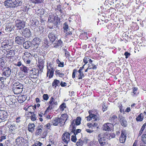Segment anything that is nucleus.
<instances>
[{
  "mask_svg": "<svg viewBox=\"0 0 146 146\" xmlns=\"http://www.w3.org/2000/svg\"><path fill=\"white\" fill-rule=\"evenodd\" d=\"M25 22L23 20H17L16 21V26L18 29H21L25 27Z\"/></svg>",
  "mask_w": 146,
  "mask_h": 146,
  "instance_id": "0eeeda50",
  "label": "nucleus"
},
{
  "mask_svg": "<svg viewBox=\"0 0 146 146\" xmlns=\"http://www.w3.org/2000/svg\"><path fill=\"white\" fill-rule=\"evenodd\" d=\"M68 118V115L67 114H64L62 115L60 118H59V123L60 124V126H62L64 125L65 122Z\"/></svg>",
  "mask_w": 146,
  "mask_h": 146,
  "instance_id": "9b49d317",
  "label": "nucleus"
},
{
  "mask_svg": "<svg viewBox=\"0 0 146 146\" xmlns=\"http://www.w3.org/2000/svg\"><path fill=\"white\" fill-rule=\"evenodd\" d=\"M3 58H1L0 59V66H2L4 65L5 63Z\"/></svg>",
  "mask_w": 146,
  "mask_h": 146,
  "instance_id": "bf43d9fd",
  "label": "nucleus"
},
{
  "mask_svg": "<svg viewBox=\"0 0 146 146\" xmlns=\"http://www.w3.org/2000/svg\"><path fill=\"white\" fill-rule=\"evenodd\" d=\"M62 44V42L60 39L57 42V43L54 45V47H57L59 46H61Z\"/></svg>",
  "mask_w": 146,
  "mask_h": 146,
  "instance_id": "a19ab883",
  "label": "nucleus"
},
{
  "mask_svg": "<svg viewBox=\"0 0 146 146\" xmlns=\"http://www.w3.org/2000/svg\"><path fill=\"white\" fill-rule=\"evenodd\" d=\"M117 117L116 115H113L110 116V121L111 122H113L115 121Z\"/></svg>",
  "mask_w": 146,
  "mask_h": 146,
  "instance_id": "a18cd8bd",
  "label": "nucleus"
},
{
  "mask_svg": "<svg viewBox=\"0 0 146 146\" xmlns=\"http://www.w3.org/2000/svg\"><path fill=\"white\" fill-rule=\"evenodd\" d=\"M63 28L64 29V30L66 31H67L68 30V25H67V23L66 22H65L64 24V26L63 27Z\"/></svg>",
  "mask_w": 146,
  "mask_h": 146,
  "instance_id": "864d4df0",
  "label": "nucleus"
},
{
  "mask_svg": "<svg viewBox=\"0 0 146 146\" xmlns=\"http://www.w3.org/2000/svg\"><path fill=\"white\" fill-rule=\"evenodd\" d=\"M26 100L25 96H23L19 97L18 101L19 103H22L24 102Z\"/></svg>",
  "mask_w": 146,
  "mask_h": 146,
  "instance_id": "2f4dec72",
  "label": "nucleus"
},
{
  "mask_svg": "<svg viewBox=\"0 0 146 146\" xmlns=\"http://www.w3.org/2000/svg\"><path fill=\"white\" fill-rule=\"evenodd\" d=\"M8 54L10 55L11 56H13L15 54L14 51L13 50H10Z\"/></svg>",
  "mask_w": 146,
  "mask_h": 146,
  "instance_id": "e2e57ef3",
  "label": "nucleus"
},
{
  "mask_svg": "<svg viewBox=\"0 0 146 146\" xmlns=\"http://www.w3.org/2000/svg\"><path fill=\"white\" fill-rule=\"evenodd\" d=\"M6 125H7L9 128V130L11 133L13 134L16 133L15 130L17 128V126L16 124L11 123L10 122H8L6 123Z\"/></svg>",
  "mask_w": 146,
  "mask_h": 146,
  "instance_id": "423d86ee",
  "label": "nucleus"
},
{
  "mask_svg": "<svg viewBox=\"0 0 146 146\" xmlns=\"http://www.w3.org/2000/svg\"><path fill=\"white\" fill-rule=\"evenodd\" d=\"M25 41L24 38L21 37L17 36L15 38V42L16 43L18 44H21Z\"/></svg>",
  "mask_w": 146,
  "mask_h": 146,
  "instance_id": "f3484780",
  "label": "nucleus"
},
{
  "mask_svg": "<svg viewBox=\"0 0 146 146\" xmlns=\"http://www.w3.org/2000/svg\"><path fill=\"white\" fill-rule=\"evenodd\" d=\"M84 143V141H82L80 139L77 142L76 145L77 146H82Z\"/></svg>",
  "mask_w": 146,
  "mask_h": 146,
  "instance_id": "c03bdc74",
  "label": "nucleus"
},
{
  "mask_svg": "<svg viewBox=\"0 0 146 146\" xmlns=\"http://www.w3.org/2000/svg\"><path fill=\"white\" fill-rule=\"evenodd\" d=\"M32 22V24L35 26L38 25V21H37L36 19H33L31 21Z\"/></svg>",
  "mask_w": 146,
  "mask_h": 146,
  "instance_id": "de8ad7c7",
  "label": "nucleus"
},
{
  "mask_svg": "<svg viewBox=\"0 0 146 146\" xmlns=\"http://www.w3.org/2000/svg\"><path fill=\"white\" fill-rule=\"evenodd\" d=\"M64 50L66 56L68 57L69 55V52L66 49H64Z\"/></svg>",
  "mask_w": 146,
  "mask_h": 146,
  "instance_id": "774afa93",
  "label": "nucleus"
},
{
  "mask_svg": "<svg viewBox=\"0 0 146 146\" xmlns=\"http://www.w3.org/2000/svg\"><path fill=\"white\" fill-rule=\"evenodd\" d=\"M36 115L35 114H33V115H31V120L33 121H34L36 119Z\"/></svg>",
  "mask_w": 146,
  "mask_h": 146,
  "instance_id": "052dcab7",
  "label": "nucleus"
},
{
  "mask_svg": "<svg viewBox=\"0 0 146 146\" xmlns=\"http://www.w3.org/2000/svg\"><path fill=\"white\" fill-rule=\"evenodd\" d=\"M14 65L15 66L20 67L22 65V63L21 61L18 60V61H17L15 63Z\"/></svg>",
  "mask_w": 146,
  "mask_h": 146,
  "instance_id": "09e8293b",
  "label": "nucleus"
},
{
  "mask_svg": "<svg viewBox=\"0 0 146 146\" xmlns=\"http://www.w3.org/2000/svg\"><path fill=\"white\" fill-rule=\"evenodd\" d=\"M108 136H110V135H108L106 136L105 135L101 136V134L98 135V142L100 146H102L108 143V140L110 139V138L109 137H108Z\"/></svg>",
  "mask_w": 146,
  "mask_h": 146,
  "instance_id": "f03ea898",
  "label": "nucleus"
},
{
  "mask_svg": "<svg viewBox=\"0 0 146 146\" xmlns=\"http://www.w3.org/2000/svg\"><path fill=\"white\" fill-rule=\"evenodd\" d=\"M35 125L33 123H29L28 125V130L30 132H33L34 131Z\"/></svg>",
  "mask_w": 146,
  "mask_h": 146,
  "instance_id": "bb28decb",
  "label": "nucleus"
},
{
  "mask_svg": "<svg viewBox=\"0 0 146 146\" xmlns=\"http://www.w3.org/2000/svg\"><path fill=\"white\" fill-rule=\"evenodd\" d=\"M44 13V10L42 9H40L38 10L36 13L38 16V17H42Z\"/></svg>",
  "mask_w": 146,
  "mask_h": 146,
  "instance_id": "393cba45",
  "label": "nucleus"
},
{
  "mask_svg": "<svg viewBox=\"0 0 146 146\" xmlns=\"http://www.w3.org/2000/svg\"><path fill=\"white\" fill-rule=\"evenodd\" d=\"M70 134L68 132H65L62 135V139L63 141L67 144L70 140Z\"/></svg>",
  "mask_w": 146,
  "mask_h": 146,
  "instance_id": "f8f14e48",
  "label": "nucleus"
},
{
  "mask_svg": "<svg viewBox=\"0 0 146 146\" xmlns=\"http://www.w3.org/2000/svg\"><path fill=\"white\" fill-rule=\"evenodd\" d=\"M47 76H49V78H52L53 76L54 72L53 66L51 64H49V65L47 66Z\"/></svg>",
  "mask_w": 146,
  "mask_h": 146,
  "instance_id": "39448f33",
  "label": "nucleus"
},
{
  "mask_svg": "<svg viewBox=\"0 0 146 146\" xmlns=\"http://www.w3.org/2000/svg\"><path fill=\"white\" fill-rule=\"evenodd\" d=\"M89 58L88 56L85 57L83 59V62L85 63V65L86 64L89 60Z\"/></svg>",
  "mask_w": 146,
  "mask_h": 146,
  "instance_id": "603ef678",
  "label": "nucleus"
},
{
  "mask_svg": "<svg viewBox=\"0 0 146 146\" xmlns=\"http://www.w3.org/2000/svg\"><path fill=\"white\" fill-rule=\"evenodd\" d=\"M88 112L89 114H90L92 119H94V121L96 120L98 118L97 115L95 114H94L93 113V111L91 110H89Z\"/></svg>",
  "mask_w": 146,
  "mask_h": 146,
  "instance_id": "cd10ccee",
  "label": "nucleus"
},
{
  "mask_svg": "<svg viewBox=\"0 0 146 146\" xmlns=\"http://www.w3.org/2000/svg\"><path fill=\"white\" fill-rule=\"evenodd\" d=\"M137 88L136 87H134L133 88V93L131 95L133 96H134V95L137 94L138 93V92L137 91Z\"/></svg>",
  "mask_w": 146,
  "mask_h": 146,
  "instance_id": "49530a36",
  "label": "nucleus"
},
{
  "mask_svg": "<svg viewBox=\"0 0 146 146\" xmlns=\"http://www.w3.org/2000/svg\"><path fill=\"white\" fill-rule=\"evenodd\" d=\"M143 114L141 113L137 117L136 120L137 121H141L143 120Z\"/></svg>",
  "mask_w": 146,
  "mask_h": 146,
  "instance_id": "f704fd0d",
  "label": "nucleus"
},
{
  "mask_svg": "<svg viewBox=\"0 0 146 146\" xmlns=\"http://www.w3.org/2000/svg\"><path fill=\"white\" fill-rule=\"evenodd\" d=\"M31 43L29 41H27L23 43V47L26 49H28L31 46Z\"/></svg>",
  "mask_w": 146,
  "mask_h": 146,
  "instance_id": "a878e982",
  "label": "nucleus"
},
{
  "mask_svg": "<svg viewBox=\"0 0 146 146\" xmlns=\"http://www.w3.org/2000/svg\"><path fill=\"white\" fill-rule=\"evenodd\" d=\"M22 34L25 36L26 37H29L31 35L30 31L28 29L26 28L22 31Z\"/></svg>",
  "mask_w": 146,
  "mask_h": 146,
  "instance_id": "a211bd4d",
  "label": "nucleus"
},
{
  "mask_svg": "<svg viewBox=\"0 0 146 146\" xmlns=\"http://www.w3.org/2000/svg\"><path fill=\"white\" fill-rule=\"evenodd\" d=\"M78 72L79 74L78 75V79H82V78H84V75L83 73V72H82V71H81V70H78Z\"/></svg>",
  "mask_w": 146,
  "mask_h": 146,
  "instance_id": "473e14b6",
  "label": "nucleus"
},
{
  "mask_svg": "<svg viewBox=\"0 0 146 146\" xmlns=\"http://www.w3.org/2000/svg\"><path fill=\"white\" fill-rule=\"evenodd\" d=\"M126 132L125 130H123L121 131V134L119 138L120 143H123L125 142L126 138Z\"/></svg>",
  "mask_w": 146,
  "mask_h": 146,
  "instance_id": "ddd939ff",
  "label": "nucleus"
},
{
  "mask_svg": "<svg viewBox=\"0 0 146 146\" xmlns=\"http://www.w3.org/2000/svg\"><path fill=\"white\" fill-rule=\"evenodd\" d=\"M22 3V0H6L4 2L6 8H13L21 5Z\"/></svg>",
  "mask_w": 146,
  "mask_h": 146,
  "instance_id": "f257e3e1",
  "label": "nucleus"
},
{
  "mask_svg": "<svg viewBox=\"0 0 146 146\" xmlns=\"http://www.w3.org/2000/svg\"><path fill=\"white\" fill-rule=\"evenodd\" d=\"M43 97V99L45 100H47L49 98L48 95L47 94H44Z\"/></svg>",
  "mask_w": 146,
  "mask_h": 146,
  "instance_id": "13d9d810",
  "label": "nucleus"
},
{
  "mask_svg": "<svg viewBox=\"0 0 146 146\" xmlns=\"http://www.w3.org/2000/svg\"><path fill=\"white\" fill-rule=\"evenodd\" d=\"M49 104V106L47 108V110L48 109H51L53 108L54 105H58L57 102L54 100V98L53 97H51L50 98Z\"/></svg>",
  "mask_w": 146,
  "mask_h": 146,
  "instance_id": "9d476101",
  "label": "nucleus"
},
{
  "mask_svg": "<svg viewBox=\"0 0 146 146\" xmlns=\"http://www.w3.org/2000/svg\"><path fill=\"white\" fill-rule=\"evenodd\" d=\"M8 115L7 112L3 110H0V119L1 120H5Z\"/></svg>",
  "mask_w": 146,
  "mask_h": 146,
  "instance_id": "4468645a",
  "label": "nucleus"
},
{
  "mask_svg": "<svg viewBox=\"0 0 146 146\" xmlns=\"http://www.w3.org/2000/svg\"><path fill=\"white\" fill-rule=\"evenodd\" d=\"M24 141V139L22 137H19L16 139V143L17 145L20 146L23 144Z\"/></svg>",
  "mask_w": 146,
  "mask_h": 146,
  "instance_id": "6ab92c4d",
  "label": "nucleus"
},
{
  "mask_svg": "<svg viewBox=\"0 0 146 146\" xmlns=\"http://www.w3.org/2000/svg\"><path fill=\"white\" fill-rule=\"evenodd\" d=\"M81 118L80 117H78L75 120H73L71 123L70 125V127H72L74 129L76 128L77 125H79L80 123Z\"/></svg>",
  "mask_w": 146,
  "mask_h": 146,
  "instance_id": "1a4fd4ad",
  "label": "nucleus"
},
{
  "mask_svg": "<svg viewBox=\"0 0 146 146\" xmlns=\"http://www.w3.org/2000/svg\"><path fill=\"white\" fill-rule=\"evenodd\" d=\"M21 70L25 73L27 72L28 68L27 67L22 65L21 67Z\"/></svg>",
  "mask_w": 146,
  "mask_h": 146,
  "instance_id": "79ce46f5",
  "label": "nucleus"
},
{
  "mask_svg": "<svg viewBox=\"0 0 146 146\" xmlns=\"http://www.w3.org/2000/svg\"><path fill=\"white\" fill-rule=\"evenodd\" d=\"M61 6L59 5L57 6L56 10L60 12L61 13H62V10L61 9Z\"/></svg>",
  "mask_w": 146,
  "mask_h": 146,
  "instance_id": "4d7b16f0",
  "label": "nucleus"
},
{
  "mask_svg": "<svg viewBox=\"0 0 146 146\" xmlns=\"http://www.w3.org/2000/svg\"><path fill=\"white\" fill-rule=\"evenodd\" d=\"M10 46L8 44L6 43L5 42H3L1 43V47L2 49H8L10 48Z\"/></svg>",
  "mask_w": 146,
  "mask_h": 146,
  "instance_id": "c756f323",
  "label": "nucleus"
},
{
  "mask_svg": "<svg viewBox=\"0 0 146 146\" xmlns=\"http://www.w3.org/2000/svg\"><path fill=\"white\" fill-rule=\"evenodd\" d=\"M29 1L35 4H40L43 2L42 0H29Z\"/></svg>",
  "mask_w": 146,
  "mask_h": 146,
  "instance_id": "72a5a7b5",
  "label": "nucleus"
},
{
  "mask_svg": "<svg viewBox=\"0 0 146 146\" xmlns=\"http://www.w3.org/2000/svg\"><path fill=\"white\" fill-rule=\"evenodd\" d=\"M130 54L127 52H125L124 53L126 58H127L130 56Z\"/></svg>",
  "mask_w": 146,
  "mask_h": 146,
  "instance_id": "338daca9",
  "label": "nucleus"
},
{
  "mask_svg": "<svg viewBox=\"0 0 146 146\" xmlns=\"http://www.w3.org/2000/svg\"><path fill=\"white\" fill-rule=\"evenodd\" d=\"M77 72V70L76 69H74L73 70L72 74V77L73 78H75L76 74Z\"/></svg>",
  "mask_w": 146,
  "mask_h": 146,
  "instance_id": "6e6d98bb",
  "label": "nucleus"
},
{
  "mask_svg": "<svg viewBox=\"0 0 146 146\" xmlns=\"http://www.w3.org/2000/svg\"><path fill=\"white\" fill-rule=\"evenodd\" d=\"M48 21H52L55 25H57L60 21V19H48Z\"/></svg>",
  "mask_w": 146,
  "mask_h": 146,
  "instance_id": "c85d7f7f",
  "label": "nucleus"
},
{
  "mask_svg": "<svg viewBox=\"0 0 146 146\" xmlns=\"http://www.w3.org/2000/svg\"><path fill=\"white\" fill-rule=\"evenodd\" d=\"M112 126V125L111 123H105L103 125V129L104 131H110L111 130Z\"/></svg>",
  "mask_w": 146,
  "mask_h": 146,
  "instance_id": "dca6fc26",
  "label": "nucleus"
},
{
  "mask_svg": "<svg viewBox=\"0 0 146 146\" xmlns=\"http://www.w3.org/2000/svg\"><path fill=\"white\" fill-rule=\"evenodd\" d=\"M20 85H23L22 84H21L19 83L18 82H16L13 84V86H15V87H19ZM21 85H20L21 86Z\"/></svg>",
  "mask_w": 146,
  "mask_h": 146,
  "instance_id": "5fc2aeb1",
  "label": "nucleus"
},
{
  "mask_svg": "<svg viewBox=\"0 0 146 146\" xmlns=\"http://www.w3.org/2000/svg\"><path fill=\"white\" fill-rule=\"evenodd\" d=\"M60 85L62 87H65L66 86L67 84L65 82L62 81L60 83Z\"/></svg>",
  "mask_w": 146,
  "mask_h": 146,
  "instance_id": "0e129e2a",
  "label": "nucleus"
},
{
  "mask_svg": "<svg viewBox=\"0 0 146 146\" xmlns=\"http://www.w3.org/2000/svg\"><path fill=\"white\" fill-rule=\"evenodd\" d=\"M22 58L25 63L27 64H30L32 60V56L30 53L26 52L24 54Z\"/></svg>",
  "mask_w": 146,
  "mask_h": 146,
  "instance_id": "7ed1b4c3",
  "label": "nucleus"
},
{
  "mask_svg": "<svg viewBox=\"0 0 146 146\" xmlns=\"http://www.w3.org/2000/svg\"><path fill=\"white\" fill-rule=\"evenodd\" d=\"M39 73V71L38 69L33 68L30 72L31 77L33 78H36Z\"/></svg>",
  "mask_w": 146,
  "mask_h": 146,
  "instance_id": "6e6552de",
  "label": "nucleus"
},
{
  "mask_svg": "<svg viewBox=\"0 0 146 146\" xmlns=\"http://www.w3.org/2000/svg\"><path fill=\"white\" fill-rule=\"evenodd\" d=\"M71 140L72 141L76 142V135H73L72 137Z\"/></svg>",
  "mask_w": 146,
  "mask_h": 146,
  "instance_id": "680f3d73",
  "label": "nucleus"
},
{
  "mask_svg": "<svg viewBox=\"0 0 146 146\" xmlns=\"http://www.w3.org/2000/svg\"><path fill=\"white\" fill-rule=\"evenodd\" d=\"M23 89H17L16 88H13V91L15 94H18L22 92L23 91Z\"/></svg>",
  "mask_w": 146,
  "mask_h": 146,
  "instance_id": "7c9ffc66",
  "label": "nucleus"
},
{
  "mask_svg": "<svg viewBox=\"0 0 146 146\" xmlns=\"http://www.w3.org/2000/svg\"><path fill=\"white\" fill-rule=\"evenodd\" d=\"M2 76L7 78L9 77L11 74V70L10 67H7L4 68L2 70Z\"/></svg>",
  "mask_w": 146,
  "mask_h": 146,
  "instance_id": "20e7f679",
  "label": "nucleus"
},
{
  "mask_svg": "<svg viewBox=\"0 0 146 146\" xmlns=\"http://www.w3.org/2000/svg\"><path fill=\"white\" fill-rule=\"evenodd\" d=\"M38 62L40 64V65L42 66L44 63V61L43 59L40 57L38 58Z\"/></svg>",
  "mask_w": 146,
  "mask_h": 146,
  "instance_id": "8fccbe9b",
  "label": "nucleus"
},
{
  "mask_svg": "<svg viewBox=\"0 0 146 146\" xmlns=\"http://www.w3.org/2000/svg\"><path fill=\"white\" fill-rule=\"evenodd\" d=\"M48 37L50 41L52 42H53L56 39V37L53 32H51L48 35Z\"/></svg>",
  "mask_w": 146,
  "mask_h": 146,
  "instance_id": "aec40b11",
  "label": "nucleus"
},
{
  "mask_svg": "<svg viewBox=\"0 0 146 146\" xmlns=\"http://www.w3.org/2000/svg\"><path fill=\"white\" fill-rule=\"evenodd\" d=\"M72 128V131L73 133H74V135H76L78 134V133H80L81 131V130L80 129H78L76 130L75 129L76 128L74 129L72 127H70Z\"/></svg>",
  "mask_w": 146,
  "mask_h": 146,
  "instance_id": "c9c22d12",
  "label": "nucleus"
},
{
  "mask_svg": "<svg viewBox=\"0 0 146 146\" xmlns=\"http://www.w3.org/2000/svg\"><path fill=\"white\" fill-rule=\"evenodd\" d=\"M60 83L59 80L55 79L52 82V86L54 88H55L57 86H59L60 85Z\"/></svg>",
  "mask_w": 146,
  "mask_h": 146,
  "instance_id": "5701e85b",
  "label": "nucleus"
},
{
  "mask_svg": "<svg viewBox=\"0 0 146 146\" xmlns=\"http://www.w3.org/2000/svg\"><path fill=\"white\" fill-rule=\"evenodd\" d=\"M141 140L144 143L146 144V133L142 136Z\"/></svg>",
  "mask_w": 146,
  "mask_h": 146,
  "instance_id": "3c124183",
  "label": "nucleus"
},
{
  "mask_svg": "<svg viewBox=\"0 0 146 146\" xmlns=\"http://www.w3.org/2000/svg\"><path fill=\"white\" fill-rule=\"evenodd\" d=\"M42 129L43 127H41L40 128L38 129L35 133L36 135H40L41 133Z\"/></svg>",
  "mask_w": 146,
  "mask_h": 146,
  "instance_id": "ea45409f",
  "label": "nucleus"
},
{
  "mask_svg": "<svg viewBox=\"0 0 146 146\" xmlns=\"http://www.w3.org/2000/svg\"><path fill=\"white\" fill-rule=\"evenodd\" d=\"M14 25H11V24L8 25L6 26L5 30L7 32H10L11 31L14 30Z\"/></svg>",
  "mask_w": 146,
  "mask_h": 146,
  "instance_id": "412c9836",
  "label": "nucleus"
},
{
  "mask_svg": "<svg viewBox=\"0 0 146 146\" xmlns=\"http://www.w3.org/2000/svg\"><path fill=\"white\" fill-rule=\"evenodd\" d=\"M30 6L29 4H25L23 7V11H26L29 9Z\"/></svg>",
  "mask_w": 146,
  "mask_h": 146,
  "instance_id": "4c0bfd02",
  "label": "nucleus"
},
{
  "mask_svg": "<svg viewBox=\"0 0 146 146\" xmlns=\"http://www.w3.org/2000/svg\"><path fill=\"white\" fill-rule=\"evenodd\" d=\"M98 24H99L100 25L102 24V23L101 22V21H102V24H103L104 23H107L109 20L108 19H98Z\"/></svg>",
  "mask_w": 146,
  "mask_h": 146,
  "instance_id": "58836bf2",
  "label": "nucleus"
},
{
  "mask_svg": "<svg viewBox=\"0 0 146 146\" xmlns=\"http://www.w3.org/2000/svg\"><path fill=\"white\" fill-rule=\"evenodd\" d=\"M6 78L5 77H0V83L1 82L2 83L4 82V80H6Z\"/></svg>",
  "mask_w": 146,
  "mask_h": 146,
  "instance_id": "69168bd1",
  "label": "nucleus"
},
{
  "mask_svg": "<svg viewBox=\"0 0 146 146\" xmlns=\"http://www.w3.org/2000/svg\"><path fill=\"white\" fill-rule=\"evenodd\" d=\"M40 41V40L39 38L36 37L33 39L32 41V44L34 46L35 48H37Z\"/></svg>",
  "mask_w": 146,
  "mask_h": 146,
  "instance_id": "2eb2a0df",
  "label": "nucleus"
},
{
  "mask_svg": "<svg viewBox=\"0 0 146 146\" xmlns=\"http://www.w3.org/2000/svg\"><path fill=\"white\" fill-rule=\"evenodd\" d=\"M66 108V105L65 103H63L60 106L59 108L62 111H63L65 108Z\"/></svg>",
  "mask_w": 146,
  "mask_h": 146,
  "instance_id": "37998d69",
  "label": "nucleus"
},
{
  "mask_svg": "<svg viewBox=\"0 0 146 146\" xmlns=\"http://www.w3.org/2000/svg\"><path fill=\"white\" fill-rule=\"evenodd\" d=\"M55 74L56 75L60 77H62L64 75V74L60 73V70H56L55 71Z\"/></svg>",
  "mask_w": 146,
  "mask_h": 146,
  "instance_id": "e433bc0d",
  "label": "nucleus"
},
{
  "mask_svg": "<svg viewBox=\"0 0 146 146\" xmlns=\"http://www.w3.org/2000/svg\"><path fill=\"white\" fill-rule=\"evenodd\" d=\"M59 118L58 117L54 118L51 121L52 124L54 126H56L58 125L59 123Z\"/></svg>",
  "mask_w": 146,
  "mask_h": 146,
  "instance_id": "4be33fe9",
  "label": "nucleus"
},
{
  "mask_svg": "<svg viewBox=\"0 0 146 146\" xmlns=\"http://www.w3.org/2000/svg\"><path fill=\"white\" fill-rule=\"evenodd\" d=\"M121 125L124 127L127 125V121L125 120V118L123 117H119Z\"/></svg>",
  "mask_w": 146,
  "mask_h": 146,
  "instance_id": "b1692460",
  "label": "nucleus"
}]
</instances>
